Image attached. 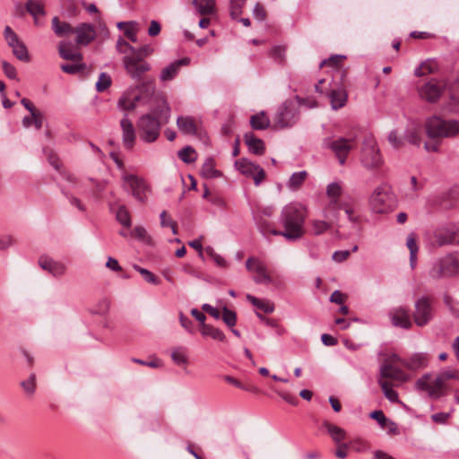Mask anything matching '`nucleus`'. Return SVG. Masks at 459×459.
I'll return each mask as SVG.
<instances>
[{
	"label": "nucleus",
	"mask_w": 459,
	"mask_h": 459,
	"mask_svg": "<svg viewBox=\"0 0 459 459\" xmlns=\"http://www.w3.org/2000/svg\"><path fill=\"white\" fill-rule=\"evenodd\" d=\"M307 216V209L299 203L285 205L278 218L281 227L280 230H273V236H281L289 242L299 240L305 235V222Z\"/></svg>",
	"instance_id": "1"
},
{
	"label": "nucleus",
	"mask_w": 459,
	"mask_h": 459,
	"mask_svg": "<svg viewBox=\"0 0 459 459\" xmlns=\"http://www.w3.org/2000/svg\"><path fill=\"white\" fill-rule=\"evenodd\" d=\"M425 132L432 140L452 138L459 134V120H446L438 116H432L425 121Z\"/></svg>",
	"instance_id": "2"
},
{
	"label": "nucleus",
	"mask_w": 459,
	"mask_h": 459,
	"mask_svg": "<svg viewBox=\"0 0 459 459\" xmlns=\"http://www.w3.org/2000/svg\"><path fill=\"white\" fill-rule=\"evenodd\" d=\"M369 205L376 213H387L395 205V199L391 188L386 184L377 186L369 196Z\"/></svg>",
	"instance_id": "3"
},
{
	"label": "nucleus",
	"mask_w": 459,
	"mask_h": 459,
	"mask_svg": "<svg viewBox=\"0 0 459 459\" xmlns=\"http://www.w3.org/2000/svg\"><path fill=\"white\" fill-rule=\"evenodd\" d=\"M137 134L141 141L152 143L158 140L160 134V122L150 114L141 116L136 123Z\"/></svg>",
	"instance_id": "4"
},
{
	"label": "nucleus",
	"mask_w": 459,
	"mask_h": 459,
	"mask_svg": "<svg viewBox=\"0 0 459 459\" xmlns=\"http://www.w3.org/2000/svg\"><path fill=\"white\" fill-rule=\"evenodd\" d=\"M299 112L297 104L292 100H285L277 109L273 117L275 128H288L293 126L299 119Z\"/></svg>",
	"instance_id": "5"
},
{
	"label": "nucleus",
	"mask_w": 459,
	"mask_h": 459,
	"mask_svg": "<svg viewBox=\"0 0 459 459\" xmlns=\"http://www.w3.org/2000/svg\"><path fill=\"white\" fill-rule=\"evenodd\" d=\"M459 273V261L449 254L436 261L429 271L431 279L438 280L444 277H451Z\"/></svg>",
	"instance_id": "6"
},
{
	"label": "nucleus",
	"mask_w": 459,
	"mask_h": 459,
	"mask_svg": "<svg viewBox=\"0 0 459 459\" xmlns=\"http://www.w3.org/2000/svg\"><path fill=\"white\" fill-rule=\"evenodd\" d=\"M356 146V142L353 138L339 137L332 139L326 137L323 140V147L330 149L337 158L341 165H344L350 152Z\"/></svg>",
	"instance_id": "7"
},
{
	"label": "nucleus",
	"mask_w": 459,
	"mask_h": 459,
	"mask_svg": "<svg viewBox=\"0 0 459 459\" xmlns=\"http://www.w3.org/2000/svg\"><path fill=\"white\" fill-rule=\"evenodd\" d=\"M360 160L367 169H377L383 165L384 161L374 138L368 137L364 140Z\"/></svg>",
	"instance_id": "8"
},
{
	"label": "nucleus",
	"mask_w": 459,
	"mask_h": 459,
	"mask_svg": "<svg viewBox=\"0 0 459 459\" xmlns=\"http://www.w3.org/2000/svg\"><path fill=\"white\" fill-rule=\"evenodd\" d=\"M434 316L432 299L423 296L415 300L412 313L413 322L420 327L427 325Z\"/></svg>",
	"instance_id": "9"
},
{
	"label": "nucleus",
	"mask_w": 459,
	"mask_h": 459,
	"mask_svg": "<svg viewBox=\"0 0 459 459\" xmlns=\"http://www.w3.org/2000/svg\"><path fill=\"white\" fill-rule=\"evenodd\" d=\"M452 235L453 231H451L450 223L446 222L428 231L426 233V241L432 247L450 246L454 245Z\"/></svg>",
	"instance_id": "10"
},
{
	"label": "nucleus",
	"mask_w": 459,
	"mask_h": 459,
	"mask_svg": "<svg viewBox=\"0 0 459 459\" xmlns=\"http://www.w3.org/2000/svg\"><path fill=\"white\" fill-rule=\"evenodd\" d=\"M123 65L126 74L135 82H141L143 75L152 68L149 62L126 54L123 57Z\"/></svg>",
	"instance_id": "11"
},
{
	"label": "nucleus",
	"mask_w": 459,
	"mask_h": 459,
	"mask_svg": "<svg viewBox=\"0 0 459 459\" xmlns=\"http://www.w3.org/2000/svg\"><path fill=\"white\" fill-rule=\"evenodd\" d=\"M122 179L124 181V188L130 191L136 200L142 203L146 201L149 189L142 178L136 175L124 174Z\"/></svg>",
	"instance_id": "12"
},
{
	"label": "nucleus",
	"mask_w": 459,
	"mask_h": 459,
	"mask_svg": "<svg viewBox=\"0 0 459 459\" xmlns=\"http://www.w3.org/2000/svg\"><path fill=\"white\" fill-rule=\"evenodd\" d=\"M342 193V188L340 183L333 182L326 187V195L329 203L324 211V217L325 219L338 218V205L342 200L340 199Z\"/></svg>",
	"instance_id": "13"
},
{
	"label": "nucleus",
	"mask_w": 459,
	"mask_h": 459,
	"mask_svg": "<svg viewBox=\"0 0 459 459\" xmlns=\"http://www.w3.org/2000/svg\"><path fill=\"white\" fill-rule=\"evenodd\" d=\"M429 376L425 375L422 377L419 378L416 381V387L420 391H426L429 394V396L432 399H438L442 395H444V387L446 381L440 377V376H437L436 378L429 383Z\"/></svg>",
	"instance_id": "14"
},
{
	"label": "nucleus",
	"mask_w": 459,
	"mask_h": 459,
	"mask_svg": "<svg viewBox=\"0 0 459 459\" xmlns=\"http://www.w3.org/2000/svg\"><path fill=\"white\" fill-rule=\"evenodd\" d=\"M237 169L246 177L252 178L255 186H259L265 178V171L246 158L235 161Z\"/></svg>",
	"instance_id": "15"
},
{
	"label": "nucleus",
	"mask_w": 459,
	"mask_h": 459,
	"mask_svg": "<svg viewBox=\"0 0 459 459\" xmlns=\"http://www.w3.org/2000/svg\"><path fill=\"white\" fill-rule=\"evenodd\" d=\"M4 36L8 45L12 48L13 55L19 60L22 62H29L30 60L25 44L19 39L17 34L10 26L4 28Z\"/></svg>",
	"instance_id": "16"
},
{
	"label": "nucleus",
	"mask_w": 459,
	"mask_h": 459,
	"mask_svg": "<svg viewBox=\"0 0 459 459\" xmlns=\"http://www.w3.org/2000/svg\"><path fill=\"white\" fill-rule=\"evenodd\" d=\"M246 267L249 272L256 273L253 280L257 284H271L273 282L272 277L266 272V266L257 258L249 257L246 261Z\"/></svg>",
	"instance_id": "17"
},
{
	"label": "nucleus",
	"mask_w": 459,
	"mask_h": 459,
	"mask_svg": "<svg viewBox=\"0 0 459 459\" xmlns=\"http://www.w3.org/2000/svg\"><path fill=\"white\" fill-rule=\"evenodd\" d=\"M120 127L122 130V143L126 150H132L136 141V130L128 115L125 114L120 120Z\"/></svg>",
	"instance_id": "18"
},
{
	"label": "nucleus",
	"mask_w": 459,
	"mask_h": 459,
	"mask_svg": "<svg viewBox=\"0 0 459 459\" xmlns=\"http://www.w3.org/2000/svg\"><path fill=\"white\" fill-rule=\"evenodd\" d=\"M378 378L404 383L408 381L409 377L403 370L394 366L392 363L384 362L380 367Z\"/></svg>",
	"instance_id": "19"
},
{
	"label": "nucleus",
	"mask_w": 459,
	"mask_h": 459,
	"mask_svg": "<svg viewBox=\"0 0 459 459\" xmlns=\"http://www.w3.org/2000/svg\"><path fill=\"white\" fill-rule=\"evenodd\" d=\"M74 33L76 34V43L82 46H88L96 37L94 26L86 22L77 25Z\"/></svg>",
	"instance_id": "20"
},
{
	"label": "nucleus",
	"mask_w": 459,
	"mask_h": 459,
	"mask_svg": "<svg viewBox=\"0 0 459 459\" xmlns=\"http://www.w3.org/2000/svg\"><path fill=\"white\" fill-rule=\"evenodd\" d=\"M392 324L404 329H410L412 326V321L409 310L404 307L393 308L389 312Z\"/></svg>",
	"instance_id": "21"
},
{
	"label": "nucleus",
	"mask_w": 459,
	"mask_h": 459,
	"mask_svg": "<svg viewBox=\"0 0 459 459\" xmlns=\"http://www.w3.org/2000/svg\"><path fill=\"white\" fill-rule=\"evenodd\" d=\"M442 91V85L437 81L432 80L420 88L419 94L423 100L429 102H436L441 96Z\"/></svg>",
	"instance_id": "22"
},
{
	"label": "nucleus",
	"mask_w": 459,
	"mask_h": 459,
	"mask_svg": "<svg viewBox=\"0 0 459 459\" xmlns=\"http://www.w3.org/2000/svg\"><path fill=\"white\" fill-rule=\"evenodd\" d=\"M177 126L184 134L198 135L201 134V123L192 117L180 116L177 119Z\"/></svg>",
	"instance_id": "23"
},
{
	"label": "nucleus",
	"mask_w": 459,
	"mask_h": 459,
	"mask_svg": "<svg viewBox=\"0 0 459 459\" xmlns=\"http://www.w3.org/2000/svg\"><path fill=\"white\" fill-rule=\"evenodd\" d=\"M190 64L189 57H183L181 59L176 60L164 67L160 75V79L162 82H167L174 79L176 75L178 74L181 66H186Z\"/></svg>",
	"instance_id": "24"
},
{
	"label": "nucleus",
	"mask_w": 459,
	"mask_h": 459,
	"mask_svg": "<svg viewBox=\"0 0 459 459\" xmlns=\"http://www.w3.org/2000/svg\"><path fill=\"white\" fill-rule=\"evenodd\" d=\"M39 264L55 277H59L65 273V266L62 263L56 262L48 256H40Z\"/></svg>",
	"instance_id": "25"
},
{
	"label": "nucleus",
	"mask_w": 459,
	"mask_h": 459,
	"mask_svg": "<svg viewBox=\"0 0 459 459\" xmlns=\"http://www.w3.org/2000/svg\"><path fill=\"white\" fill-rule=\"evenodd\" d=\"M244 141L250 152L255 155L264 153V143L262 139L257 138L252 132L244 134Z\"/></svg>",
	"instance_id": "26"
},
{
	"label": "nucleus",
	"mask_w": 459,
	"mask_h": 459,
	"mask_svg": "<svg viewBox=\"0 0 459 459\" xmlns=\"http://www.w3.org/2000/svg\"><path fill=\"white\" fill-rule=\"evenodd\" d=\"M109 209L111 212H115L116 220L119 224L126 229L132 226L131 215L126 205L120 204L116 209L115 204H110Z\"/></svg>",
	"instance_id": "27"
},
{
	"label": "nucleus",
	"mask_w": 459,
	"mask_h": 459,
	"mask_svg": "<svg viewBox=\"0 0 459 459\" xmlns=\"http://www.w3.org/2000/svg\"><path fill=\"white\" fill-rule=\"evenodd\" d=\"M347 92L342 88L332 90L329 93V99L333 109H339L345 106L347 102Z\"/></svg>",
	"instance_id": "28"
},
{
	"label": "nucleus",
	"mask_w": 459,
	"mask_h": 459,
	"mask_svg": "<svg viewBox=\"0 0 459 459\" xmlns=\"http://www.w3.org/2000/svg\"><path fill=\"white\" fill-rule=\"evenodd\" d=\"M196 13L202 16L211 15L216 12L215 0H192Z\"/></svg>",
	"instance_id": "29"
},
{
	"label": "nucleus",
	"mask_w": 459,
	"mask_h": 459,
	"mask_svg": "<svg viewBox=\"0 0 459 459\" xmlns=\"http://www.w3.org/2000/svg\"><path fill=\"white\" fill-rule=\"evenodd\" d=\"M51 28L57 37L68 36L74 31V28L66 22H61L57 16L52 19Z\"/></svg>",
	"instance_id": "30"
},
{
	"label": "nucleus",
	"mask_w": 459,
	"mask_h": 459,
	"mask_svg": "<svg viewBox=\"0 0 459 459\" xmlns=\"http://www.w3.org/2000/svg\"><path fill=\"white\" fill-rule=\"evenodd\" d=\"M402 365L410 370H416L427 365V357L423 353H415L409 359L402 360Z\"/></svg>",
	"instance_id": "31"
},
{
	"label": "nucleus",
	"mask_w": 459,
	"mask_h": 459,
	"mask_svg": "<svg viewBox=\"0 0 459 459\" xmlns=\"http://www.w3.org/2000/svg\"><path fill=\"white\" fill-rule=\"evenodd\" d=\"M58 52L63 59L74 62L82 61V55L80 52L74 51L68 43L60 42L58 45Z\"/></svg>",
	"instance_id": "32"
},
{
	"label": "nucleus",
	"mask_w": 459,
	"mask_h": 459,
	"mask_svg": "<svg viewBox=\"0 0 459 459\" xmlns=\"http://www.w3.org/2000/svg\"><path fill=\"white\" fill-rule=\"evenodd\" d=\"M327 221L313 220L311 221L312 234L319 236L326 232L332 228V224L338 220L335 218L326 219Z\"/></svg>",
	"instance_id": "33"
},
{
	"label": "nucleus",
	"mask_w": 459,
	"mask_h": 459,
	"mask_svg": "<svg viewBox=\"0 0 459 459\" xmlns=\"http://www.w3.org/2000/svg\"><path fill=\"white\" fill-rule=\"evenodd\" d=\"M136 90L139 91L137 95L142 96V101L147 102L155 92V85L153 81H143L139 82Z\"/></svg>",
	"instance_id": "34"
},
{
	"label": "nucleus",
	"mask_w": 459,
	"mask_h": 459,
	"mask_svg": "<svg viewBox=\"0 0 459 459\" xmlns=\"http://www.w3.org/2000/svg\"><path fill=\"white\" fill-rule=\"evenodd\" d=\"M26 10L34 17V22L39 25V16L45 15L44 5L41 0H28L26 2Z\"/></svg>",
	"instance_id": "35"
},
{
	"label": "nucleus",
	"mask_w": 459,
	"mask_h": 459,
	"mask_svg": "<svg viewBox=\"0 0 459 459\" xmlns=\"http://www.w3.org/2000/svg\"><path fill=\"white\" fill-rule=\"evenodd\" d=\"M247 299L257 309L266 314H271L274 311V304L269 300L258 299L251 294L247 295Z\"/></svg>",
	"instance_id": "36"
},
{
	"label": "nucleus",
	"mask_w": 459,
	"mask_h": 459,
	"mask_svg": "<svg viewBox=\"0 0 459 459\" xmlns=\"http://www.w3.org/2000/svg\"><path fill=\"white\" fill-rule=\"evenodd\" d=\"M142 101L141 95L131 97L129 94H124L118 100V107L125 111H132L136 108L137 102Z\"/></svg>",
	"instance_id": "37"
},
{
	"label": "nucleus",
	"mask_w": 459,
	"mask_h": 459,
	"mask_svg": "<svg viewBox=\"0 0 459 459\" xmlns=\"http://www.w3.org/2000/svg\"><path fill=\"white\" fill-rule=\"evenodd\" d=\"M201 175L205 178H219L221 174L215 169L214 160L209 157L202 166Z\"/></svg>",
	"instance_id": "38"
},
{
	"label": "nucleus",
	"mask_w": 459,
	"mask_h": 459,
	"mask_svg": "<svg viewBox=\"0 0 459 459\" xmlns=\"http://www.w3.org/2000/svg\"><path fill=\"white\" fill-rule=\"evenodd\" d=\"M250 125L255 130H264L270 126V119L264 111L250 117Z\"/></svg>",
	"instance_id": "39"
},
{
	"label": "nucleus",
	"mask_w": 459,
	"mask_h": 459,
	"mask_svg": "<svg viewBox=\"0 0 459 459\" xmlns=\"http://www.w3.org/2000/svg\"><path fill=\"white\" fill-rule=\"evenodd\" d=\"M323 426L326 429L327 432L335 443L339 444L342 440L346 438V432L343 429L328 421H325Z\"/></svg>",
	"instance_id": "40"
},
{
	"label": "nucleus",
	"mask_w": 459,
	"mask_h": 459,
	"mask_svg": "<svg viewBox=\"0 0 459 459\" xmlns=\"http://www.w3.org/2000/svg\"><path fill=\"white\" fill-rule=\"evenodd\" d=\"M307 178V172L305 170L294 172L287 182V187L290 190H298L303 185Z\"/></svg>",
	"instance_id": "41"
},
{
	"label": "nucleus",
	"mask_w": 459,
	"mask_h": 459,
	"mask_svg": "<svg viewBox=\"0 0 459 459\" xmlns=\"http://www.w3.org/2000/svg\"><path fill=\"white\" fill-rule=\"evenodd\" d=\"M377 383L380 385L386 399H388L391 403L400 402L398 393L393 389L392 385L388 381L378 378Z\"/></svg>",
	"instance_id": "42"
},
{
	"label": "nucleus",
	"mask_w": 459,
	"mask_h": 459,
	"mask_svg": "<svg viewBox=\"0 0 459 459\" xmlns=\"http://www.w3.org/2000/svg\"><path fill=\"white\" fill-rule=\"evenodd\" d=\"M340 210L344 211L347 215L348 220L352 223H358L359 221V217L355 214L353 209L352 201H342L338 205V212Z\"/></svg>",
	"instance_id": "43"
},
{
	"label": "nucleus",
	"mask_w": 459,
	"mask_h": 459,
	"mask_svg": "<svg viewBox=\"0 0 459 459\" xmlns=\"http://www.w3.org/2000/svg\"><path fill=\"white\" fill-rule=\"evenodd\" d=\"M201 333L204 336H209L217 341L223 342L225 340V334L223 332L210 325H204L201 327Z\"/></svg>",
	"instance_id": "44"
},
{
	"label": "nucleus",
	"mask_w": 459,
	"mask_h": 459,
	"mask_svg": "<svg viewBox=\"0 0 459 459\" xmlns=\"http://www.w3.org/2000/svg\"><path fill=\"white\" fill-rule=\"evenodd\" d=\"M403 138L409 143L420 146L421 143L420 130L416 126L409 127L406 129Z\"/></svg>",
	"instance_id": "45"
},
{
	"label": "nucleus",
	"mask_w": 459,
	"mask_h": 459,
	"mask_svg": "<svg viewBox=\"0 0 459 459\" xmlns=\"http://www.w3.org/2000/svg\"><path fill=\"white\" fill-rule=\"evenodd\" d=\"M254 220L255 221V223L260 230V232L264 236H267L269 234L272 235L273 230H278L277 229L272 227L270 222H268L264 217H262L259 214H254Z\"/></svg>",
	"instance_id": "46"
},
{
	"label": "nucleus",
	"mask_w": 459,
	"mask_h": 459,
	"mask_svg": "<svg viewBox=\"0 0 459 459\" xmlns=\"http://www.w3.org/2000/svg\"><path fill=\"white\" fill-rule=\"evenodd\" d=\"M153 52V48L150 45H144L139 48L129 47V55H132L139 59L145 60Z\"/></svg>",
	"instance_id": "47"
},
{
	"label": "nucleus",
	"mask_w": 459,
	"mask_h": 459,
	"mask_svg": "<svg viewBox=\"0 0 459 459\" xmlns=\"http://www.w3.org/2000/svg\"><path fill=\"white\" fill-rule=\"evenodd\" d=\"M178 155L185 163H191L196 160V152L191 146L184 147L178 152Z\"/></svg>",
	"instance_id": "48"
},
{
	"label": "nucleus",
	"mask_w": 459,
	"mask_h": 459,
	"mask_svg": "<svg viewBox=\"0 0 459 459\" xmlns=\"http://www.w3.org/2000/svg\"><path fill=\"white\" fill-rule=\"evenodd\" d=\"M85 69H86V65L84 63H82V61L74 62V64L61 65V70L64 73L69 74H75L84 71Z\"/></svg>",
	"instance_id": "49"
},
{
	"label": "nucleus",
	"mask_w": 459,
	"mask_h": 459,
	"mask_svg": "<svg viewBox=\"0 0 459 459\" xmlns=\"http://www.w3.org/2000/svg\"><path fill=\"white\" fill-rule=\"evenodd\" d=\"M112 80L109 74L107 73H101L99 76L98 82H96V91L98 92H103L110 87Z\"/></svg>",
	"instance_id": "50"
},
{
	"label": "nucleus",
	"mask_w": 459,
	"mask_h": 459,
	"mask_svg": "<svg viewBox=\"0 0 459 459\" xmlns=\"http://www.w3.org/2000/svg\"><path fill=\"white\" fill-rule=\"evenodd\" d=\"M134 269L137 271L143 279L152 284L158 285L160 283L159 279L149 270L140 267L139 265H134Z\"/></svg>",
	"instance_id": "51"
},
{
	"label": "nucleus",
	"mask_w": 459,
	"mask_h": 459,
	"mask_svg": "<svg viewBox=\"0 0 459 459\" xmlns=\"http://www.w3.org/2000/svg\"><path fill=\"white\" fill-rule=\"evenodd\" d=\"M221 317L223 322L229 327H233L237 323V314L234 311L229 309L227 307L222 308Z\"/></svg>",
	"instance_id": "52"
},
{
	"label": "nucleus",
	"mask_w": 459,
	"mask_h": 459,
	"mask_svg": "<svg viewBox=\"0 0 459 459\" xmlns=\"http://www.w3.org/2000/svg\"><path fill=\"white\" fill-rule=\"evenodd\" d=\"M25 393L29 395H32L36 389V376L34 373L30 374L29 378L21 383Z\"/></svg>",
	"instance_id": "53"
},
{
	"label": "nucleus",
	"mask_w": 459,
	"mask_h": 459,
	"mask_svg": "<svg viewBox=\"0 0 459 459\" xmlns=\"http://www.w3.org/2000/svg\"><path fill=\"white\" fill-rule=\"evenodd\" d=\"M286 48L282 46H274L270 50V56L277 62H283L285 60Z\"/></svg>",
	"instance_id": "54"
},
{
	"label": "nucleus",
	"mask_w": 459,
	"mask_h": 459,
	"mask_svg": "<svg viewBox=\"0 0 459 459\" xmlns=\"http://www.w3.org/2000/svg\"><path fill=\"white\" fill-rule=\"evenodd\" d=\"M171 359L177 365H184L187 362V358L181 348L175 349L172 351Z\"/></svg>",
	"instance_id": "55"
},
{
	"label": "nucleus",
	"mask_w": 459,
	"mask_h": 459,
	"mask_svg": "<svg viewBox=\"0 0 459 459\" xmlns=\"http://www.w3.org/2000/svg\"><path fill=\"white\" fill-rule=\"evenodd\" d=\"M246 0H230V15L233 19L238 17L241 13V8L244 5Z\"/></svg>",
	"instance_id": "56"
},
{
	"label": "nucleus",
	"mask_w": 459,
	"mask_h": 459,
	"mask_svg": "<svg viewBox=\"0 0 459 459\" xmlns=\"http://www.w3.org/2000/svg\"><path fill=\"white\" fill-rule=\"evenodd\" d=\"M131 236L141 241H147L150 238L146 230L143 226H135L131 231Z\"/></svg>",
	"instance_id": "57"
},
{
	"label": "nucleus",
	"mask_w": 459,
	"mask_h": 459,
	"mask_svg": "<svg viewBox=\"0 0 459 459\" xmlns=\"http://www.w3.org/2000/svg\"><path fill=\"white\" fill-rule=\"evenodd\" d=\"M434 72V67L429 62H423L419 67L414 70V74L416 76H423L427 74H431Z\"/></svg>",
	"instance_id": "58"
},
{
	"label": "nucleus",
	"mask_w": 459,
	"mask_h": 459,
	"mask_svg": "<svg viewBox=\"0 0 459 459\" xmlns=\"http://www.w3.org/2000/svg\"><path fill=\"white\" fill-rule=\"evenodd\" d=\"M369 417L377 421V423L379 424V426L382 428V429H385V424L386 422L389 420L388 418L385 417V415L384 414V412L381 411V410H377V411H372L370 414H369Z\"/></svg>",
	"instance_id": "59"
},
{
	"label": "nucleus",
	"mask_w": 459,
	"mask_h": 459,
	"mask_svg": "<svg viewBox=\"0 0 459 459\" xmlns=\"http://www.w3.org/2000/svg\"><path fill=\"white\" fill-rule=\"evenodd\" d=\"M344 58H345V56H342V55L332 56L329 58L323 60L320 63L319 66H320V68H322L325 65H330L333 67H336Z\"/></svg>",
	"instance_id": "60"
},
{
	"label": "nucleus",
	"mask_w": 459,
	"mask_h": 459,
	"mask_svg": "<svg viewBox=\"0 0 459 459\" xmlns=\"http://www.w3.org/2000/svg\"><path fill=\"white\" fill-rule=\"evenodd\" d=\"M388 141L390 144L395 149L401 148L404 143V138L399 137L396 131L390 132L388 135Z\"/></svg>",
	"instance_id": "61"
},
{
	"label": "nucleus",
	"mask_w": 459,
	"mask_h": 459,
	"mask_svg": "<svg viewBox=\"0 0 459 459\" xmlns=\"http://www.w3.org/2000/svg\"><path fill=\"white\" fill-rule=\"evenodd\" d=\"M2 68L4 74L10 79L17 78V72L15 67L7 61H2Z\"/></svg>",
	"instance_id": "62"
},
{
	"label": "nucleus",
	"mask_w": 459,
	"mask_h": 459,
	"mask_svg": "<svg viewBox=\"0 0 459 459\" xmlns=\"http://www.w3.org/2000/svg\"><path fill=\"white\" fill-rule=\"evenodd\" d=\"M406 246L410 250V254L418 253L419 247L416 241V235L414 233H411L407 237Z\"/></svg>",
	"instance_id": "63"
},
{
	"label": "nucleus",
	"mask_w": 459,
	"mask_h": 459,
	"mask_svg": "<svg viewBox=\"0 0 459 459\" xmlns=\"http://www.w3.org/2000/svg\"><path fill=\"white\" fill-rule=\"evenodd\" d=\"M253 15L258 21H264L265 19L266 12H265L264 6L260 3H257L254 6Z\"/></svg>",
	"instance_id": "64"
}]
</instances>
